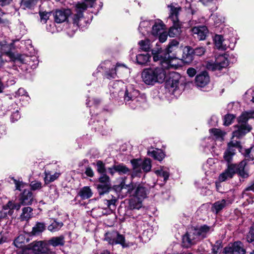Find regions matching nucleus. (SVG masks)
I'll list each match as a JSON object with an SVG mask.
<instances>
[{
    "label": "nucleus",
    "instance_id": "1",
    "mask_svg": "<svg viewBox=\"0 0 254 254\" xmlns=\"http://www.w3.org/2000/svg\"><path fill=\"white\" fill-rule=\"evenodd\" d=\"M212 231L211 228L206 225L199 227H191L182 236V245L189 248L196 244L198 242L206 238Z\"/></svg>",
    "mask_w": 254,
    "mask_h": 254
},
{
    "label": "nucleus",
    "instance_id": "2",
    "mask_svg": "<svg viewBox=\"0 0 254 254\" xmlns=\"http://www.w3.org/2000/svg\"><path fill=\"white\" fill-rule=\"evenodd\" d=\"M161 66L155 68L144 69L141 73L143 81L147 85H154L155 83H163L167 77L168 69L159 63Z\"/></svg>",
    "mask_w": 254,
    "mask_h": 254
},
{
    "label": "nucleus",
    "instance_id": "3",
    "mask_svg": "<svg viewBox=\"0 0 254 254\" xmlns=\"http://www.w3.org/2000/svg\"><path fill=\"white\" fill-rule=\"evenodd\" d=\"M179 42L176 40H173L168 45L166 50L163 52L161 48H157V50L153 49L152 53L153 55L154 62H159L160 64L165 68H171L172 65L171 64V59L174 58L170 55L174 50L178 47Z\"/></svg>",
    "mask_w": 254,
    "mask_h": 254
},
{
    "label": "nucleus",
    "instance_id": "4",
    "mask_svg": "<svg viewBox=\"0 0 254 254\" xmlns=\"http://www.w3.org/2000/svg\"><path fill=\"white\" fill-rule=\"evenodd\" d=\"M121 97L123 98L126 104L128 105L132 109L140 107L145 102V98L140 95L138 90L135 89L131 85L126 86Z\"/></svg>",
    "mask_w": 254,
    "mask_h": 254
},
{
    "label": "nucleus",
    "instance_id": "5",
    "mask_svg": "<svg viewBox=\"0 0 254 254\" xmlns=\"http://www.w3.org/2000/svg\"><path fill=\"white\" fill-rule=\"evenodd\" d=\"M247 164L246 161H241L239 164H229L227 168L218 177L220 182H223L233 178L234 174L237 173L242 178H246L248 177V173L245 170Z\"/></svg>",
    "mask_w": 254,
    "mask_h": 254
},
{
    "label": "nucleus",
    "instance_id": "6",
    "mask_svg": "<svg viewBox=\"0 0 254 254\" xmlns=\"http://www.w3.org/2000/svg\"><path fill=\"white\" fill-rule=\"evenodd\" d=\"M122 190L127 189V192L132 196L136 197L143 200L148 193V190L141 184L131 183L129 185L122 183Z\"/></svg>",
    "mask_w": 254,
    "mask_h": 254
},
{
    "label": "nucleus",
    "instance_id": "7",
    "mask_svg": "<svg viewBox=\"0 0 254 254\" xmlns=\"http://www.w3.org/2000/svg\"><path fill=\"white\" fill-rule=\"evenodd\" d=\"M250 119L248 112L244 113L239 118V125L237 129L233 132V139L240 138L249 132L252 127L247 124Z\"/></svg>",
    "mask_w": 254,
    "mask_h": 254
},
{
    "label": "nucleus",
    "instance_id": "8",
    "mask_svg": "<svg viewBox=\"0 0 254 254\" xmlns=\"http://www.w3.org/2000/svg\"><path fill=\"white\" fill-rule=\"evenodd\" d=\"M228 65V60L226 55H219L217 56L214 62H208L206 67L208 69L212 71L220 70L226 68Z\"/></svg>",
    "mask_w": 254,
    "mask_h": 254
},
{
    "label": "nucleus",
    "instance_id": "9",
    "mask_svg": "<svg viewBox=\"0 0 254 254\" xmlns=\"http://www.w3.org/2000/svg\"><path fill=\"white\" fill-rule=\"evenodd\" d=\"M104 240L111 245L120 244L123 248L127 247L125 237L117 231L109 232L106 233Z\"/></svg>",
    "mask_w": 254,
    "mask_h": 254
},
{
    "label": "nucleus",
    "instance_id": "10",
    "mask_svg": "<svg viewBox=\"0 0 254 254\" xmlns=\"http://www.w3.org/2000/svg\"><path fill=\"white\" fill-rule=\"evenodd\" d=\"M28 249L32 250L35 254H49L51 252L48 243L44 241H35L28 245Z\"/></svg>",
    "mask_w": 254,
    "mask_h": 254
},
{
    "label": "nucleus",
    "instance_id": "11",
    "mask_svg": "<svg viewBox=\"0 0 254 254\" xmlns=\"http://www.w3.org/2000/svg\"><path fill=\"white\" fill-rule=\"evenodd\" d=\"M126 87L124 83L119 80L113 81L109 83L110 94L114 98L121 97L123 95L122 93L124 91Z\"/></svg>",
    "mask_w": 254,
    "mask_h": 254
},
{
    "label": "nucleus",
    "instance_id": "12",
    "mask_svg": "<svg viewBox=\"0 0 254 254\" xmlns=\"http://www.w3.org/2000/svg\"><path fill=\"white\" fill-rule=\"evenodd\" d=\"M16 43H19V39L12 40L10 44H7L6 41H0V51L2 54L5 55L11 58H14V53L12 52V50L15 49L14 45Z\"/></svg>",
    "mask_w": 254,
    "mask_h": 254
},
{
    "label": "nucleus",
    "instance_id": "13",
    "mask_svg": "<svg viewBox=\"0 0 254 254\" xmlns=\"http://www.w3.org/2000/svg\"><path fill=\"white\" fill-rule=\"evenodd\" d=\"M240 142L232 138V140L228 144V148L224 154V158L226 161L230 164L232 160L233 156L235 154V148L240 147Z\"/></svg>",
    "mask_w": 254,
    "mask_h": 254
},
{
    "label": "nucleus",
    "instance_id": "14",
    "mask_svg": "<svg viewBox=\"0 0 254 254\" xmlns=\"http://www.w3.org/2000/svg\"><path fill=\"white\" fill-rule=\"evenodd\" d=\"M131 163L133 169L136 172H140L142 169L144 172H148L151 170L150 159H145L143 161L139 159H133L131 160Z\"/></svg>",
    "mask_w": 254,
    "mask_h": 254
},
{
    "label": "nucleus",
    "instance_id": "15",
    "mask_svg": "<svg viewBox=\"0 0 254 254\" xmlns=\"http://www.w3.org/2000/svg\"><path fill=\"white\" fill-rule=\"evenodd\" d=\"M225 254H245L246 250L243 244L240 242H235L231 245L225 247L223 250Z\"/></svg>",
    "mask_w": 254,
    "mask_h": 254
},
{
    "label": "nucleus",
    "instance_id": "16",
    "mask_svg": "<svg viewBox=\"0 0 254 254\" xmlns=\"http://www.w3.org/2000/svg\"><path fill=\"white\" fill-rule=\"evenodd\" d=\"M11 60L13 61H18L22 63L30 65L31 66L35 68L38 64V60L36 57H29L24 55H20L14 54V58H11Z\"/></svg>",
    "mask_w": 254,
    "mask_h": 254
},
{
    "label": "nucleus",
    "instance_id": "17",
    "mask_svg": "<svg viewBox=\"0 0 254 254\" xmlns=\"http://www.w3.org/2000/svg\"><path fill=\"white\" fill-rule=\"evenodd\" d=\"M87 8V6L84 2H78L75 4V10L76 13L73 15V22L77 26H79V22L83 19L82 13Z\"/></svg>",
    "mask_w": 254,
    "mask_h": 254
},
{
    "label": "nucleus",
    "instance_id": "18",
    "mask_svg": "<svg viewBox=\"0 0 254 254\" xmlns=\"http://www.w3.org/2000/svg\"><path fill=\"white\" fill-rule=\"evenodd\" d=\"M210 82V77L208 73L203 71L197 74L195 78V84L197 87L204 88Z\"/></svg>",
    "mask_w": 254,
    "mask_h": 254
},
{
    "label": "nucleus",
    "instance_id": "19",
    "mask_svg": "<svg viewBox=\"0 0 254 254\" xmlns=\"http://www.w3.org/2000/svg\"><path fill=\"white\" fill-rule=\"evenodd\" d=\"M21 205L22 204L21 203L20 201L19 203H15L14 202H13L12 201H9L5 205L3 206V209L1 212V213L2 214V213H3L4 215H2L1 214L0 217H4L7 215H9L10 216L12 215V214L13 213V210H19Z\"/></svg>",
    "mask_w": 254,
    "mask_h": 254
},
{
    "label": "nucleus",
    "instance_id": "20",
    "mask_svg": "<svg viewBox=\"0 0 254 254\" xmlns=\"http://www.w3.org/2000/svg\"><path fill=\"white\" fill-rule=\"evenodd\" d=\"M191 31L194 37L199 40H204L208 33L207 27L204 25L194 26L191 29Z\"/></svg>",
    "mask_w": 254,
    "mask_h": 254
},
{
    "label": "nucleus",
    "instance_id": "21",
    "mask_svg": "<svg viewBox=\"0 0 254 254\" xmlns=\"http://www.w3.org/2000/svg\"><path fill=\"white\" fill-rule=\"evenodd\" d=\"M22 205H30L33 200V195L28 190H24L21 194L19 199Z\"/></svg>",
    "mask_w": 254,
    "mask_h": 254
},
{
    "label": "nucleus",
    "instance_id": "22",
    "mask_svg": "<svg viewBox=\"0 0 254 254\" xmlns=\"http://www.w3.org/2000/svg\"><path fill=\"white\" fill-rule=\"evenodd\" d=\"M69 14L70 10L68 9L58 10L54 14L55 20L59 23L64 22L67 19Z\"/></svg>",
    "mask_w": 254,
    "mask_h": 254
},
{
    "label": "nucleus",
    "instance_id": "23",
    "mask_svg": "<svg viewBox=\"0 0 254 254\" xmlns=\"http://www.w3.org/2000/svg\"><path fill=\"white\" fill-rule=\"evenodd\" d=\"M193 49L190 47H186L183 54V60L185 63L189 64L193 60Z\"/></svg>",
    "mask_w": 254,
    "mask_h": 254
},
{
    "label": "nucleus",
    "instance_id": "24",
    "mask_svg": "<svg viewBox=\"0 0 254 254\" xmlns=\"http://www.w3.org/2000/svg\"><path fill=\"white\" fill-rule=\"evenodd\" d=\"M232 203V201L230 200H226L224 199L215 202L212 206L213 211L216 213H219L227 205Z\"/></svg>",
    "mask_w": 254,
    "mask_h": 254
},
{
    "label": "nucleus",
    "instance_id": "25",
    "mask_svg": "<svg viewBox=\"0 0 254 254\" xmlns=\"http://www.w3.org/2000/svg\"><path fill=\"white\" fill-rule=\"evenodd\" d=\"M165 25L160 19L156 20L152 27V33L153 35L157 36L163 32Z\"/></svg>",
    "mask_w": 254,
    "mask_h": 254
},
{
    "label": "nucleus",
    "instance_id": "26",
    "mask_svg": "<svg viewBox=\"0 0 254 254\" xmlns=\"http://www.w3.org/2000/svg\"><path fill=\"white\" fill-rule=\"evenodd\" d=\"M142 200L136 197L132 196L129 199L128 208L131 210H138L142 206Z\"/></svg>",
    "mask_w": 254,
    "mask_h": 254
},
{
    "label": "nucleus",
    "instance_id": "27",
    "mask_svg": "<svg viewBox=\"0 0 254 254\" xmlns=\"http://www.w3.org/2000/svg\"><path fill=\"white\" fill-rule=\"evenodd\" d=\"M171 76L168 81V85L173 88L174 90H176L179 84V75L175 72L171 73Z\"/></svg>",
    "mask_w": 254,
    "mask_h": 254
},
{
    "label": "nucleus",
    "instance_id": "28",
    "mask_svg": "<svg viewBox=\"0 0 254 254\" xmlns=\"http://www.w3.org/2000/svg\"><path fill=\"white\" fill-rule=\"evenodd\" d=\"M64 238L63 236L53 237L48 242V245H50L54 247L63 246L64 245Z\"/></svg>",
    "mask_w": 254,
    "mask_h": 254
},
{
    "label": "nucleus",
    "instance_id": "29",
    "mask_svg": "<svg viewBox=\"0 0 254 254\" xmlns=\"http://www.w3.org/2000/svg\"><path fill=\"white\" fill-rule=\"evenodd\" d=\"M215 45L219 50H225L227 49L226 44L224 43L225 41L223 37L221 35H216L214 38Z\"/></svg>",
    "mask_w": 254,
    "mask_h": 254
},
{
    "label": "nucleus",
    "instance_id": "30",
    "mask_svg": "<svg viewBox=\"0 0 254 254\" xmlns=\"http://www.w3.org/2000/svg\"><path fill=\"white\" fill-rule=\"evenodd\" d=\"M148 155L159 161H162L165 157V154L163 151L158 149L149 150Z\"/></svg>",
    "mask_w": 254,
    "mask_h": 254
},
{
    "label": "nucleus",
    "instance_id": "31",
    "mask_svg": "<svg viewBox=\"0 0 254 254\" xmlns=\"http://www.w3.org/2000/svg\"><path fill=\"white\" fill-rule=\"evenodd\" d=\"M92 191L89 187L86 186L81 188L78 192V195L82 199L89 198L92 195Z\"/></svg>",
    "mask_w": 254,
    "mask_h": 254
},
{
    "label": "nucleus",
    "instance_id": "32",
    "mask_svg": "<svg viewBox=\"0 0 254 254\" xmlns=\"http://www.w3.org/2000/svg\"><path fill=\"white\" fill-rule=\"evenodd\" d=\"M151 56L147 53L138 54L136 56V63L140 65H145L149 62Z\"/></svg>",
    "mask_w": 254,
    "mask_h": 254
},
{
    "label": "nucleus",
    "instance_id": "33",
    "mask_svg": "<svg viewBox=\"0 0 254 254\" xmlns=\"http://www.w3.org/2000/svg\"><path fill=\"white\" fill-rule=\"evenodd\" d=\"M33 209L30 207H25L23 208L22 212L20 216L21 221H28L33 216Z\"/></svg>",
    "mask_w": 254,
    "mask_h": 254
},
{
    "label": "nucleus",
    "instance_id": "34",
    "mask_svg": "<svg viewBox=\"0 0 254 254\" xmlns=\"http://www.w3.org/2000/svg\"><path fill=\"white\" fill-rule=\"evenodd\" d=\"M181 27L179 22H173V26L171 27L168 31L170 37H174L180 34Z\"/></svg>",
    "mask_w": 254,
    "mask_h": 254
},
{
    "label": "nucleus",
    "instance_id": "35",
    "mask_svg": "<svg viewBox=\"0 0 254 254\" xmlns=\"http://www.w3.org/2000/svg\"><path fill=\"white\" fill-rule=\"evenodd\" d=\"M169 7L170 8L169 18L171 19L173 22H179L178 14L180 10V8L172 5H170Z\"/></svg>",
    "mask_w": 254,
    "mask_h": 254
},
{
    "label": "nucleus",
    "instance_id": "36",
    "mask_svg": "<svg viewBox=\"0 0 254 254\" xmlns=\"http://www.w3.org/2000/svg\"><path fill=\"white\" fill-rule=\"evenodd\" d=\"M28 241V239L26 238L25 235L20 234L15 239L13 243L17 248H22Z\"/></svg>",
    "mask_w": 254,
    "mask_h": 254
},
{
    "label": "nucleus",
    "instance_id": "37",
    "mask_svg": "<svg viewBox=\"0 0 254 254\" xmlns=\"http://www.w3.org/2000/svg\"><path fill=\"white\" fill-rule=\"evenodd\" d=\"M211 135H213L217 140L222 141L225 134V132L218 128H212L209 130Z\"/></svg>",
    "mask_w": 254,
    "mask_h": 254
},
{
    "label": "nucleus",
    "instance_id": "38",
    "mask_svg": "<svg viewBox=\"0 0 254 254\" xmlns=\"http://www.w3.org/2000/svg\"><path fill=\"white\" fill-rule=\"evenodd\" d=\"M155 173L158 177L163 178L165 182L168 180L169 177V173L168 169L164 167H161L160 169L155 170Z\"/></svg>",
    "mask_w": 254,
    "mask_h": 254
},
{
    "label": "nucleus",
    "instance_id": "39",
    "mask_svg": "<svg viewBox=\"0 0 254 254\" xmlns=\"http://www.w3.org/2000/svg\"><path fill=\"white\" fill-rule=\"evenodd\" d=\"M63 226L62 222H59L54 220L48 227V230L51 232H56L59 231Z\"/></svg>",
    "mask_w": 254,
    "mask_h": 254
},
{
    "label": "nucleus",
    "instance_id": "40",
    "mask_svg": "<svg viewBox=\"0 0 254 254\" xmlns=\"http://www.w3.org/2000/svg\"><path fill=\"white\" fill-rule=\"evenodd\" d=\"M115 168L120 175L128 174L130 173V170L123 164H115Z\"/></svg>",
    "mask_w": 254,
    "mask_h": 254
},
{
    "label": "nucleus",
    "instance_id": "41",
    "mask_svg": "<svg viewBox=\"0 0 254 254\" xmlns=\"http://www.w3.org/2000/svg\"><path fill=\"white\" fill-rule=\"evenodd\" d=\"M40 0H22L21 5L24 8L31 9L33 8Z\"/></svg>",
    "mask_w": 254,
    "mask_h": 254
},
{
    "label": "nucleus",
    "instance_id": "42",
    "mask_svg": "<svg viewBox=\"0 0 254 254\" xmlns=\"http://www.w3.org/2000/svg\"><path fill=\"white\" fill-rule=\"evenodd\" d=\"M49 194L50 198L53 201H55L59 197V192L56 186H50L49 191Z\"/></svg>",
    "mask_w": 254,
    "mask_h": 254
},
{
    "label": "nucleus",
    "instance_id": "43",
    "mask_svg": "<svg viewBox=\"0 0 254 254\" xmlns=\"http://www.w3.org/2000/svg\"><path fill=\"white\" fill-rule=\"evenodd\" d=\"M45 229V224L43 223L38 222L33 227L32 233L33 235H36L42 233Z\"/></svg>",
    "mask_w": 254,
    "mask_h": 254
},
{
    "label": "nucleus",
    "instance_id": "44",
    "mask_svg": "<svg viewBox=\"0 0 254 254\" xmlns=\"http://www.w3.org/2000/svg\"><path fill=\"white\" fill-rule=\"evenodd\" d=\"M59 176L60 174L58 173H55L54 174L52 175L50 172L45 171V182L46 183L53 182L56 180Z\"/></svg>",
    "mask_w": 254,
    "mask_h": 254
},
{
    "label": "nucleus",
    "instance_id": "45",
    "mask_svg": "<svg viewBox=\"0 0 254 254\" xmlns=\"http://www.w3.org/2000/svg\"><path fill=\"white\" fill-rule=\"evenodd\" d=\"M111 185H104V184H99L97 185V190L98 193L100 195H103L107 193L110 189L111 188Z\"/></svg>",
    "mask_w": 254,
    "mask_h": 254
},
{
    "label": "nucleus",
    "instance_id": "46",
    "mask_svg": "<svg viewBox=\"0 0 254 254\" xmlns=\"http://www.w3.org/2000/svg\"><path fill=\"white\" fill-rule=\"evenodd\" d=\"M123 66L125 68L127 67L123 64H117L116 67L112 69L107 74L108 78H115L117 77V71L118 70L119 67Z\"/></svg>",
    "mask_w": 254,
    "mask_h": 254
},
{
    "label": "nucleus",
    "instance_id": "47",
    "mask_svg": "<svg viewBox=\"0 0 254 254\" xmlns=\"http://www.w3.org/2000/svg\"><path fill=\"white\" fill-rule=\"evenodd\" d=\"M138 44L139 45L140 48L145 52L149 51L150 49V42L148 39L141 40L139 41Z\"/></svg>",
    "mask_w": 254,
    "mask_h": 254
},
{
    "label": "nucleus",
    "instance_id": "48",
    "mask_svg": "<svg viewBox=\"0 0 254 254\" xmlns=\"http://www.w3.org/2000/svg\"><path fill=\"white\" fill-rule=\"evenodd\" d=\"M222 248L221 242L220 241H216L215 244L212 245V253L213 254H220Z\"/></svg>",
    "mask_w": 254,
    "mask_h": 254
},
{
    "label": "nucleus",
    "instance_id": "49",
    "mask_svg": "<svg viewBox=\"0 0 254 254\" xmlns=\"http://www.w3.org/2000/svg\"><path fill=\"white\" fill-rule=\"evenodd\" d=\"M5 13L0 8V24L3 26H8L10 24L9 21L5 17Z\"/></svg>",
    "mask_w": 254,
    "mask_h": 254
},
{
    "label": "nucleus",
    "instance_id": "50",
    "mask_svg": "<svg viewBox=\"0 0 254 254\" xmlns=\"http://www.w3.org/2000/svg\"><path fill=\"white\" fill-rule=\"evenodd\" d=\"M99 184L109 185H111L110 179L105 173L101 174L99 178Z\"/></svg>",
    "mask_w": 254,
    "mask_h": 254
},
{
    "label": "nucleus",
    "instance_id": "51",
    "mask_svg": "<svg viewBox=\"0 0 254 254\" xmlns=\"http://www.w3.org/2000/svg\"><path fill=\"white\" fill-rule=\"evenodd\" d=\"M97 171L101 174H105L106 173L105 164L102 161L99 160L97 162Z\"/></svg>",
    "mask_w": 254,
    "mask_h": 254
},
{
    "label": "nucleus",
    "instance_id": "52",
    "mask_svg": "<svg viewBox=\"0 0 254 254\" xmlns=\"http://www.w3.org/2000/svg\"><path fill=\"white\" fill-rule=\"evenodd\" d=\"M247 241L251 243L254 241V225L251 227L250 231L247 235Z\"/></svg>",
    "mask_w": 254,
    "mask_h": 254
},
{
    "label": "nucleus",
    "instance_id": "53",
    "mask_svg": "<svg viewBox=\"0 0 254 254\" xmlns=\"http://www.w3.org/2000/svg\"><path fill=\"white\" fill-rule=\"evenodd\" d=\"M205 52V49L203 47H198L194 49H193V53L194 55L197 56H202Z\"/></svg>",
    "mask_w": 254,
    "mask_h": 254
},
{
    "label": "nucleus",
    "instance_id": "54",
    "mask_svg": "<svg viewBox=\"0 0 254 254\" xmlns=\"http://www.w3.org/2000/svg\"><path fill=\"white\" fill-rule=\"evenodd\" d=\"M151 22L153 23V21H143L140 23L138 29L140 31V32L142 33H144V31L143 30V28H146L147 27H150L151 25Z\"/></svg>",
    "mask_w": 254,
    "mask_h": 254
},
{
    "label": "nucleus",
    "instance_id": "55",
    "mask_svg": "<svg viewBox=\"0 0 254 254\" xmlns=\"http://www.w3.org/2000/svg\"><path fill=\"white\" fill-rule=\"evenodd\" d=\"M104 201L105 204L107 205L109 209L112 210L115 208V203L117 201V199L115 198L110 200L105 199Z\"/></svg>",
    "mask_w": 254,
    "mask_h": 254
},
{
    "label": "nucleus",
    "instance_id": "56",
    "mask_svg": "<svg viewBox=\"0 0 254 254\" xmlns=\"http://www.w3.org/2000/svg\"><path fill=\"white\" fill-rule=\"evenodd\" d=\"M20 118V115L19 113V111L18 110V108L16 109H14V111L12 112V114L11 115V121L12 122L17 121Z\"/></svg>",
    "mask_w": 254,
    "mask_h": 254
},
{
    "label": "nucleus",
    "instance_id": "57",
    "mask_svg": "<svg viewBox=\"0 0 254 254\" xmlns=\"http://www.w3.org/2000/svg\"><path fill=\"white\" fill-rule=\"evenodd\" d=\"M234 119V116L233 115L228 114L226 115L224 117V125L226 126L230 125Z\"/></svg>",
    "mask_w": 254,
    "mask_h": 254
},
{
    "label": "nucleus",
    "instance_id": "58",
    "mask_svg": "<svg viewBox=\"0 0 254 254\" xmlns=\"http://www.w3.org/2000/svg\"><path fill=\"white\" fill-rule=\"evenodd\" d=\"M30 187L32 190H39L42 187V184L39 181H32L30 183Z\"/></svg>",
    "mask_w": 254,
    "mask_h": 254
},
{
    "label": "nucleus",
    "instance_id": "59",
    "mask_svg": "<svg viewBox=\"0 0 254 254\" xmlns=\"http://www.w3.org/2000/svg\"><path fill=\"white\" fill-rule=\"evenodd\" d=\"M26 96V97H28L27 95V93L25 91V90L22 88H20L15 93V97H19L20 96Z\"/></svg>",
    "mask_w": 254,
    "mask_h": 254
},
{
    "label": "nucleus",
    "instance_id": "60",
    "mask_svg": "<svg viewBox=\"0 0 254 254\" xmlns=\"http://www.w3.org/2000/svg\"><path fill=\"white\" fill-rule=\"evenodd\" d=\"M50 14V12H40V15L41 21L44 23H46L47 20L49 19Z\"/></svg>",
    "mask_w": 254,
    "mask_h": 254
},
{
    "label": "nucleus",
    "instance_id": "61",
    "mask_svg": "<svg viewBox=\"0 0 254 254\" xmlns=\"http://www.w3.org/2000/svg\"><path fill=\"white\" fill-rule=\"evenodd\" d=\"M13 181L16 190H21V189L24 187L25 184L22 182L18 181L15 179Z\"/></svg>",
    "mask_w": 254,
    "mask_h": 254
},
{
    "label": "nucleus",
    "instance_id": "62",
    "mask_svg": "<svg viewBox=\"0 0 254 254\" xmlns=\"http://www.w3.org/2000/svg\"><path fill=\"white\" fill-rule=\"evenodd\" d=\"M159 35V39L160 42L163 43L167 40V34L166 33L163 32Z\"/></svg>",
    "mask_w": 254,
    "mask_h": 254
},
{
    "label": "nucleus",
    "instance_id": "63",
    "mask_svg": "<svg viewBox=\"0 0 254 254\" xmlns=\"http://www.w3.org/2000/svg\"><path fill=\"white\" fill-rule=\"evenodd\" d=\"M187 72L190 77H193L195 75L196 71L194 68L190 67L187 69Z\"/></svg>",
    "mask_w": 254,
    "mask_h": 254
},
{
    "label": "nucleus",
    "instance_id": "64",
    "mask_svg": "<svg viewBox=\"0 0 254 254\" xmlns=\"http://www.w3.org/2000/svg\"><path fill=\"white\" fill-rule=\"evenodd\" d=\"M85 173L87 176L90 177H92L94 176V172L90 167H88L86 169Z\"/></svg>",
    "mask_w": 254,
    "mask_h": 254
}]
</instances>
